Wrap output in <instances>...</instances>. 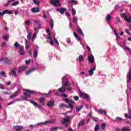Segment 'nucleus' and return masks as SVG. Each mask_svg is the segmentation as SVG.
<instances>
[{"label": "nucleus", "mask_w": 131, "mask_h": 131, "mask_svg": "<svg viewBox=\"0 0 131 131\" xmlns=\"http://www.w3.org/2000/svg\"><path fill=\"white\" fill-rule=\"evenodd\" d=\"M61 84L64 89H67V88L71 85V83L69 82V80L66 77H62Z\"/></svg>", "instance_id": "obj_1"}, {"label": "nucleus", "mask_w": 131, "mask_h": 131, "mask_svg": "<svg viewBox=\"0 0 131 131\" xmlns=\"http://www.w3.org/2000/svg\"><path fill=\"white\" fill-rule=\"evenodd\" d=\"M4 62V64L6 65H11L12 64V60H10L9 58L7 57H2L0 59V63L1 62Z\"/></svg>", "instance_id": "obj_2"}, {"label": "nucleus", "mask_w": 131, "mask_h": 131, "mask_svg": "<svg viewBox=\"0 0 131 131\" xmlns=\"http://www.w3.org/2000/svg\"><path fill=\"white\" fill-rule=\"evenodd\" d=\"M122 17L124 18V20L128 22V23H131V15L129 14H125V13H121Z\"/></svg>", "instance_id": "obj_3"}, {"label": "nucleus", "mask_w": 131, "mask_h": 131, "mask_svg": "<svg viewBox=\"0 0 131 131\" xmlns=\"http://www.w3.org/2000/svg\"><path fill=\"white\" fill-rule=\"evenodd\" d=\"M50 5H53V6H55V7H60L61 6V4H60V1L59 0H51L50 1Z\"/></svg>", "instance_id": "obj_4"}, {"label": "nucleus", "mask_w": 131, "mask_h": 131, "mask_svg": "<svg viewBox=\"0 0 131 131\" xmlns=\"http://www.w3.org/2000/svg\"><path fill=\"white\" fill-rule=\"evenodd\" d=\"M69 121H70V116H67L66 118L63 119V120L61 121V123L65 125L66 123L69 122Z\"/></svg>", "instance_id": "obj_5"}, {"label": "nucleus", "mask_w": 131, "mask_h": 131, "mask_svg": "<svg viewBox=\"0 0 131 131\" xmlns=\"http://www.w3.org/2000/svg\"><path fill=\"white\" fill-rule=\"evenodd\" d=\"M80 97L83 98L84 100H90V95H88L86 93H80Z\"/></svg>", "instance_id": "obj_6"}, {"label": "nucleus", "mask_w": 131, "mask_h": 131, "mask_svg": "<svg viewBox=\"0 0 131 131\" xmlns=\"http://www.w3.org/2000/svg\"><path fill=\"white\" fill-rule=\"evenodd\" d=\"M17 72V68H14L12 70H11L10 73L12 76H14V77H17L18 76V75L16 73Z\"/></svg>", "instance_id": "obj_7"}, {"label": "nucleus", "mask_w": 131, "mask_h": 131, "mask_svg": "<svg viewBox=\"0 0 131 131\" xmlns=\"http://www.w3.org/2000/svg\"><path fill=\"white\" fill-rule=\"evenodd\" d=\"M19 54L21 55V56H23L25 54V51L24 50V46H19Z\"/></svg>", "instance_id": "obj_8"}, {"label": "nucleus", "mask_w": 131, "mask_h": 131, "mask_svg": "<svg viewBox=\"0 0 131 131\" xmlns=\"http://www.w3.org/2000/svg\"><path fill=\"white\" fill-rule=\"evenodd\" d=\"M56 11H57V12H59L61 15H63V14L67 11V9L61 7L60 8H57Z\"/></svg>", "instance_id": "obj_9"}, {"label": "nucleus", "mask_w": 131, "mask_h": 131, "mask_svg": "<svg viewBox=\"0 0 131 131\" xmlns=\"http://www.w3.org/2000/svg\"><path fill=\"white\" fill-rule=\"evenodd\" d=\"M54 105H55V100H51L47 103V106H48L49 108H53Z\"/></svg>", "instance_id": "obj_10"}, {"label": "nucleus", "mask_w": 131, "mask_h": 131, "mask_svg": "<svg viewBox=\"0 0 131 131\" xmlns=\"http://www.w3.org/2000/svg\"><path fill=\"white\" fill-rule=\"evenodd\" d=\"M131 70H129V72L127 73V83H129V82H130L131 81Z\"/></svg>", "instance_id": "obj_11"}, {"label": "nucleus", "mask_w": 131, "mask_h": 131, "mask_svg": "<svg viewBox=\"0 0 131 131\" xmlns=\"http://www.w3.org/2000/svg\"><path fill=\"white\" fill-rule=\"evenodd\" d=\"M13 128L15 129L16 131H21L22 129H23V126H20V125H15L13 126Z\"/></svg>", "instance_id": "obj_12"}, {"label": "nucleus", "mask_w": 131, "mask_h": 131, "mask_svg": "<svg viewBox=\"0 0 131 131\" xmlns=\"http://www.w3.org/2000/svg\"><path fill=\"white\" fill-rule=\"evenodd\" d=\"M30 102L31 103V104H33L34 106L37 107V108H38L39 109H40V108H41V105L38 104V103L34 102V101L33 100H30Z\"/></svg>", "instance_id": "obj_13"}, {"label": "nucleus", "mask_w": 131, "mask_h": 131, "mask_svg": "<svg viewBox=\"0 0 131 131\" xmlns=\"http://www.w3.org/2000/svg\"><path fill=\"white\" fill-rule=\"evenodd\" d=\"M31 12L32 13H39L40 12V10L39 9V8L37 7H34L31 9Z\"/></svg>", "instance_id": "obj_14"}, {"label": "nucleus", "mask_w": 131, "mask_h": 131, "mask_svg": "<svg viewBox=\"0 0 131 131\" xmlns=\"http://www.w3.org/2000/svg\"><path fill=\"white\" fill-rule=\"evenodd\" d=\"M76 30L79 34H80V35H82V36H84V34H83V32H82V30H81L80 27H78Z\"/></svg>", "instance_id": "obj_15"}, {"label": "nucleus", "mask_w": 131, "mask_h": 131, "mask_svg": "<svg viewBox=\"0 0 131 131\" xmlns=\"http://www.w3.org/2000/svg\"><path fill=\"white\" fill-rule=\"evenodd\" d=\"M20 92V89H18L17 91H16L13 95L10 96V98L11 99H14V98H16V96H18V94H19V92Z\"/></svg>", "instance_id": "obj_16"}, {"label": "nucleus", "mask_w": 131, "mask_h": 131, "mask_svg": "<svg viewBox=\"0 0 131 131\" xmlns=\"http://www.w3.org/2000/svg\"><path fill=\"white\" fill-rule=\"evenodd\" d=\"M24 92H26L27 93H29L30 94H32V95H34L36 94V91H31L29 89H24Z\"/></svg>", "instance_id": "obj_17"}, {"label": "nucleus", "mask_w": 131, "mask_h": 131, "mask_svg": "<svg viewBox=\"0 0 131 131\" xmlns=\"http://www.w3.org/2000/svg\"><path fill=\"white\" fill-rule=\"evenodd\" d=\"M64 128L62 126H58V127H51L50 128L51 131H55L57 129H63Z\"/></svg>", "instance_id": "obj_18"}, {"label": "nucleus", "mask_w": 131, "mask_h": 131, "mask_svg": "<svg viewBox=\"0 0 131 131\" xmlns=\"http://www.w3.org/2000/svg\"><path fill=\"white\" fill-rule=\"evenodd\" d=\"M40 103H41V105L42 106H45L46 103L45 102V101H46V98L45 97H41L39 98Z\"/></svg>", "instance_id": "obj_19"}, {"label": "nucleus", "mask_w": 131, "mask_h": 131, "mask_svg": "<svg viewBox=\"0 0 131 131\" xmlns=\"http://www.w3.org/2000/svg\"><path fill=\"white\" fill-rule=\"evenodd\" d=\"M88 60L90 63H94L95 59L94 58V55H92L88 57Z\"/></svg>", "instance_id": "obj_20"}, {"label": "nucleus", "mask_w": 131, "mask_h": 131, "mask_svg": "<svg viewBox=\"0 0 131 131\" xmlns=\"http://www.w3.org/2000/svg\"><path fill=\"white\" fill-rule=\"evenodd\" d=\"M34 70H35V68H32V69H30L26 72V75H29V74H30V73H32Z\"/></svg>", "instance_id": "obj_21"}, {"label": "nucleus", "mask_w": 131, "mask_h": 131, "mask_svg": "<svg viewBox=\"0 0 131 131\" xmlns=\"http://www.w3.org/2000/svg\"><path fill=\"white\" fill-rule=\"evenodd\" d=\"M73 34H74V36H75L77 40H79V41H81V38H80V37L77 35V34H76V33L74 32L73 33Z\"/></svg>", "instance_id": "obj_22"}, {"label": "nucleus", "mask_w": 131, "mask_h": 131, "mask_svg": "<svg viewBox=\"0 0 131 131\" xmlns=\"http://www.w3.org/2000/svg\"><path fill=\"white\" fill-rule=\"evenodd\" d=\"M95 70H96V68H93L92 69L89 70V72L90 76H92V75L94 74V71H95Z\"/></svg>", "instance_id": "obj_23"}, {"label": "nucleus", "mask_w": 131, "mask_h": 131, "mask_svg": "<svg viewBox=\"0 0 131 131\" xmlns=\"http://www.w3.org/2000/svg\"><path fill=\"white\" fill-rule=\"evenodd\" d=\"M84 124V121H80L77 125L78 128H80Z\"/></svg>", "instance_id": "obj_24"}, {"label": "nucleus", "mask_w": 131, "mask_h": 131, "mask_svg": "<svg viewBox=\"0 0 131 131\" xmlns=\"http://www.w3.org/2000/svg\"><path fill=\"white\" fill-rule=\"evenodd\" d=\"M59 107L60 109H63L64 107H66V108H68V106L64 103H60Z\"/></svg>", "instance_id": "obj_25"}, {"label": "nucleus", "mask_w": 131, "mask_h": 131, "mask_svg": "<svg viewBox=\"0 0 131 131\" xmlns=\"http://www.w3.org/2000/svg\"><path fill=\"white\" fill-rule=\"evenodd\" d=\"M83 108V105H79V106L76 108V112H79L81 109Z\"/></svg>", "instance_id": "obj_26"}, {"label": "nucleus", "mask_w": 131, "mask_h": 131, "mask_svg": "<svg viewBox=\"0 0 131 131\" xmlns=\"http://www.w3.org/2000/svg\"><path fill=\"white\" fill-rule=\"evenodd\" d=\"M54 122H55V120H52L51 121H46L45 122H42V124H47V123H54Z\"/></svg>", "instance_id": "obj_27"}, {"label": "nucleus", "mask_w": 131, "mask_h": 131, "mask_svg": "<svg viewBox=\"0 0 131 131\" xmlns=\"http://www.w3.org/2000/svg\"><path fill=\"white\" fill-rule=\"evenodd\" d=\"M3 13H4V15H5V14H13L12 11H11L8 10H4L3 11Z\"/></svg>", "instance_id": "obj_28"}, {"label": "nucleus", "mask_w": 131, "mask_h": 131, "mask_svg": "<svg viewBox=\"0 0 131 131\" xmlns=\"http://www.w3.org/2000/svg\"><path fill=\"white\" fill-rule=\"evenodd\" d=\"M67 108H71V110H73V103L72 101L69 103V106Z\"/></svg>", "instance_id": "obj_29"}, {"label": "nucleus", "mask_w": 131, "mask_h": 131, "mask_svg": "<svg viewBox=\"0 0 131 131\" xmlns=\"http://www.w3.org/2000/svg\"><path fill=\"white\" fill-rule=\"evenodd\" d=\"M33 55L34 58H36V57H37V55H38V51H37L36 49H34Z\"/></svg>", "instance_id": "obj_30"}, {"label": "nucleus", "mask_w": 131, "mask_h": 131, "mask_svg": "<svg viewBox=\"0 0 131 131\" xmlns=\"http://www.w3.org/2000/svg\"><path fill=\"white\" fill-rule=\"evenodd\" d=\"M66 90V88H64V87H63V86L60 88L59 89V92H60L61 93H64V92H65Z\"/></svg>", "instance_id": "obj_31"}, {"label": "nucleus", "mask_w": 131, "mask_h": 131, "mask_svg": "<svg viewBox=\"0 0 131 131\" xmlns=\"http://www.w3.org/2000/svg\"><path fill=\"white\" fill-rule=\"evenodd\" d=\"M111 15L110 14H108L106 17V20L108 22L111 20Z\"/></svg>", "instance_id": "obj_32"}, {"label": "nucleus", "mask_w": 131, "mask_h": 131, "mask_svg": "<svg viewBox=\"0 0 131 131\" xmlns=\"http://www.w3.org/2000/svg\"><path fill=\"white\" fill-rule=\"evenodd\" d=\"M26 68H27L26 66H23L20 67L19 68V69L20 70H22L23 71H24L26 70Z\"/></svg>", "instance_id": "obj_33"}, {"label": "nucleus", "mask_w": 131, "mask_h": 131, "mask_svg": "<svg viewBox=\"0 0 131 131\" xmlns=\"http://www.w3.org/2000/svg\"><path fill=\"white\" fill-rule=\"evenodd\" d=\"M122 131H130V128H127V127H124L121 129Z\"/></svg>", "instance_id": "obj_34"}, {"label": "nucleus", "mask_w": 131, "mask_h": 131, "mask_svg": "<svg viewBox=\"0 0 131 131\" xmlns=\"http://www.w3.org/2000/svg\"><path fill=\"white\" fill-rule=\"evenodd\" d=\"M24 95L25 96V97L27 98H31V95L27 93H24Z\"/></svg>", "instance_id": "obj_35"}, {"label": "nucleus", "mask_w": 131, "mask_h": 131, "mask_svg": "<svg viewBox=\"0 0 131 131\" xmlns=\"http://www.w3.org/2000/svg\"><path fill=\"white\" fill-rule=\"evenodd\" d=\"M50 27L51 28H54V20L53 19H52L50 22Z\"/></svg>", "instance_id": "obj_36"}, {"label": "nucleus", "mask_w": 131, "mask_h": 131, "mask_svg": "<svg viewBox=\"0 0 131 131\" xmlns=\"http://www.w3.org/2000/svg\"><path fill=\"white\" fill-rule=\"evenodd\" d=\"M77 21H78V18H77L76 16H74L73 18V22H74V23H77Z\"/></svg>", "instance_id": "obj_37"}, {"label": "nucleus", "mask_w": 131, "mask_h": 131, "mask_svg": "<svg viewBox=\"0 0 131 131\" xmlns=\"http://www.w3.org/2000/svg\"><path fill=\"white\" fill-rule=\"evenodd\" d=\"M9 35H4L3 36V39L4 40H8L9 39Z\"/></svg>", "instance_id": "obj_38"}, {"label": "nucleus", "mask_w": 131, "mask_h": 131, "mask_svg": "<svg viewBox=\"0 0 131 131\" xmlns=\"http://www.w3.org/2000/svg\"><path fill=\"white\" fill-rule=\"evenodd\" d=\"M99 129H100V126L98 124L96 125L95 126V131H98Z\"/></svg>", "instance_id": "obj_39"}, {"label": "nucleus", "mask_w": 131, "mask_h": 131, "mask_svg": "<svg viewBox=\"0 0 131 131\" xmlns=\"http://www.w3.org/2000/svg\"><path fill=\"white\" fill-rule=\"evenodd\" d=\"M105 127H106V124H105V123H103L101 125L102 130H105Z\"/></svg>", "instance_id": "obj_40"}, {"label": "nucleus", "mask_w": 131, "mask_h": 131, "mask_svg": "<svg viewBox=\"0 0 131 131\" xmlns=\"http://www.w3.org/2000/svg\"><path fill=\"white\" fill-rule=\"evenodd\" d=\"M83 60V56L82 55L79 56V61L81 62Z\"/></svg>", "instance_id": "obj_41"}, {"label": "nucleus", "mask_w": 131, "mask_h": 131, "mask_svg": "<svg viewBox=\"0 0 131 131\" xmlns=\"http://www.w3.org/2000/svg\"><path fill=\"white\" fill-rule=\"evenodd\" d=\"M32 36V34H31V32H30L29 34L27 35L28 39H29V40H30V38H31Z\"/></svg>", "instance_id": "obj_42"}, {"label": "nucleus", "mask_w": 131, "mask_h": 131, "mask_svg": "<svg viewBox=\"0 0 131 131\" xmlns=\"http://www.w3.org/2000/svg\"><path fill=\"white\" fill-rule=\"evenodd\" d=\"M5 75H6V73L4 71L0 72V76L4 77Z\"/></svg>", "instance_id": "obj_43"}, {"label": "nucleus", "mask_w": 131, "mask_h": 131, "mask_svg": "<svg viewBox=\"0 0 131 131\" xmlns=\"http://www.w3.org/2000/svg\"><path fill=\"white\" fill-rule=\"evenodd\" d=\"M66 103H68V104H69L70 103H71V102H72V101L70 100V99H69V98H66L64 100Z\"/></svg>", "instance_id": "obj_44"}, {"label": "nucleus", "mask_w": 131, "mask_h": 131, "mask_svg": "<svg viewBox=\"0 0 131 131\" xmlns=\"http://www.w3.org/2000/svg\"><path fill=\"white\" fill-rule=\"evenodd\" d=\"M70 4H74V5H76L77 4V2L75 0H72L71 1L69 2Z\"/></svg>", "instance_id": "obj_45"}, {"label": "nucleus", "mask_w": 131, "mask_h": 131, "mask_svg": "<svg viewBox=\"0 0 131 131\" xmlns=\"http://www.w3.org/2000/svg\"><path fill=\"white\" fill-rule=\"evenodd\" d=\"M116 24H118L120 22V17H117L116 18Z\"/></svg>", "instance_id": "obj_46"}, {"label": "nucleus", "mask_w": 131, "mask_h": 131, "mask_svg": "<svg viewBox=\"0 0 131 131\" xmlns=\"http://www.w3.org/2000/svg\"><path fill=\"white\" fill-rule=\"evenodd\" d=\"M17 5H19V1H16L13 3H12V6H16Z\"/></svg>", "instance_id": "obj_47"}, {"label": "nucleus", "mask_w": 131, "mask_h": 131, "mask_svg": "<svg viewBox=\"0 0 131 131\" xmlns=\"http://www.w3.org/2000/svg\"><path fill=\"white\" fill-rule=\"evenodd\" d=\"M33 3H34L35 5H39V2L36 0H33Z\"/></svg>", "instance_id": "obj_48"}, {"label": "nucleus", "mask_w": 131, "mask_h": 131, "mask_svg": "<svg viewBox=\"0 0 131 131\" xmlns=\"http://www.w3.org/2000/svg\"><path fill=\"white\" fill-rule=\"evenodd\" d=\"M116 120H117V121H121V120H123V119H122L119 117H118L116 118Z\"/></svg>", "instance_id": "obj_49"}, {"label": "nucleus", "mask_w": 131, "mask_h": 131, "mask_svg": "<svg viewBox=\"0 0 131 131\" xmlns=\"http://www.w3.org/2000/svg\"><path fill=\"white\" fill-rule=\"evenodd\" d=\"M54 41L56 45H58V46H59V41H58V40L56 38H54Z\"/></svg>", "instance_id": "obj_50"}, {"label": "nucleus", "mask_w": 131, "mask_h": 131, "mask_svg": "<svg viewBox=\"0 0 131 131\" xmlns=\"http://www.w3.org/2000/svg\"><path fill=\"white\" fill-rule=\"evenodd\" d=\"M125 117L126 118H131L130 115H129L128 114H125Z\"/></svg>", "instance_id": "obj_51"}, {"label": "nucleus", "mask_w": 131, "mask_h": 131, "mask_svg": "<svg viewBox=\"0 0 131 131\" xmlns=\"http://www.w3.org/2000/svg\"><path fill=\"white\" fill-rule=\"evenodd\" d=\"M0 89H1V90H5V85L2 83H0Z\"/></svg>", "instance_id": "obj_52"}, {"label": "nucleus", "mask_w": 131, "mask_h": 131, "mask_svg": "<svg viewBox=\"0 0 131 131\" xmlns=\"http://www.w3.org/2000/svg\"><path fill=\"white\" fill-rule=\"evenodd\" d=\"M98 112L100 114H103V113H104V112H105V111L100 109L99 110H98Z\"/></svg>", "instance_id": "obj_53"}, {"label": "nucleus", "mask_w": 131, "mask_h": 131, "mask_svg": "<svg viewBox=\"0 0 131 131\" xmlns=\"http://www.w3.org/2000/svg\"><path fill=\"white\" fill-rule=\"evenodd\" d=\"M72 13H73V15H76V11L75 10V9L73 8L72 9Z\"/></svg>", "instance_id": "obj_54"}, {"label": "nucleus", "mask_w": 131, "mask_h": 131, "mask_svg": "<svg viewBox=\"0 0 131 131\" xmlns=\"http://www.w3.org/2000/svg\"><path fill=\"white\" fill-rule=\"evenodd\" d=\"M14 46L16 47V48H18V47H20V45L17 42H16L15 43Z\"/></svg>", "instance_id": "obj_55"}, {"label": "nucleus", "mask_w": 131, "mask_h": 131, "mask_svg": "<svg viewBox=\"0 0 131 131\" xmlns=\"http://www.w3.org/2000/svg\"><path fill=\"white\" fill-rule=\"evenodd\" d=\"M50 43L51 46H54V41H53V39H50Z\"/></svg>", "instance_id": "obj_56"}, {"label": "nucleus", "mask_w": 131, "mask_h": 131, "mask_svg": "<svg viewBox=\"0 0 131 131\" xmlns=\"http://www.w3.org/2000/svg\"><path fill=\"white\" fill-rule=\"evenodd\" d=\"M25 23H26V25H29V24H30V20H26Z\"/></svg>", "instance_id": "obj_57"}, {"label": "nucleus", "mask_w": 131, "mask_h": 131, "mask_svg": "<svg viewBox=\"0 0 131 131\" xmlns=\"http://www.w3.org/2000/svg\"><path fill=\"white\" fill-rule=\"evenodd\" d=\"M11 4V1H8L7 3L5 5V7H9V4Z\"/></svg>", "instance_id": "obj_58"}, {"label": "nucleus", "mask_w": 131, "mask_h": 131, "mask_svg": "<svg viewBox=\"0 0 131 131\" xmlns=\"http://www.w3.org/2000/svg\"><path fill=\"white\" fill-rule=\"evenodd\" d=\"M47 38H48V39H52L53 38H52V37H51V34H49L47 36Z\"/></svg>", "instance_id": "obj_59"}, {"label": "nucleus", "mask_w": 131, "mask_h": 131, "mask_svg": "<svg viewBox=\"0 0 131 131\" xmlns=\"http://www.w3.org/2000/svg\"><path fill=\"white\" fill-rule=\"evenodd\" d=\"M6 46V43L5 42H3L2 45V50L4 49V47Z\"/></svg>", "instance_id": "obj_60"}, {"label": "nucleus", "mask_w": 131, "mask_h": 131, "mask_svg": "<svg viewBox=\"0 0 131 131\" xmlns=\"http://www.w3.org/2000/svg\"><path fill=\"white\" fill-rule=\"evenodd\" d=\"M125 49L126 50H127V51H128L129 52L130 51V48H129L127 46H125Z\"/></svg>", "instance_id": "obj_61"}, {"label": "nucleus", "mask_w": 131, "mask_h": 131, "mask_svg": "<svg viewBox=\"0 0 131 131\" xmlns=\"http://www.w3.org/2000/svg\"><path fill=\"white\" fill-rule=\"evenodd\" d=\"M125 32H126V33L127 34H130V32L129 31H128V29H125Z\"/></svg>", "instance_id": "obj_62"}, {"label": "nucleus", "mask_w": 131, "mask_h": 131, "mask_svg": "<svg viewBox=\"0 0 131 131\" xmlns=\"http://www.w3.org/2000/svg\"><path fill=\"white\" fill-rule=\"evenodd\" d=\"M46 32L48 33V34H51V30H50V29H47Z\"/></svg>", "instance_id": "obj_63"}, {"label": "nucleus", "mask_w": 131, "mask_h": 131, "mask_svg": "<svg viewBox=\"0 0 131 131\" xmlns=\"http://www.w3.org/2000/svg\"><path fill=\"white\" fill-rule=\"evenodd\" d=\"M66 16H67L68 17H70V16H71V15L70 14V13L68 12H66Z\"/></svg>", "instance_id": "obj_64"}]
</instances>
